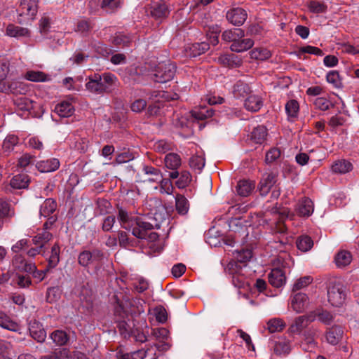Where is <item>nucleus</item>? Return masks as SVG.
<instances>
[{
    "instance_id": "1",
    "label": "nucleus",
    "mask_w": 359,
    "mask_h": 359,
    "mask_svg": "<svg viewBox=\"0 0 359 359\" xmlns=\"http://www.w3.org/2000/svg\"><path fill=\"white\" fill-rule=\"evenodd\" d=\"M118 219L123 228L131 231L133 235L138 238L154 241L158 238L156 233L149 232L153 229V224L143 216L134 215L120 208L118 210Z\"/></svg>"
},
{
    "instance_id": "2",
    "label": "nucleus",
    "mask_w": 359,
    "mask_h": 359,
    "mask_svg": "<svg viewBox=\"0 0 359 359\" xmlns=\"http://www.w3.org/2000/svg\"><path fill=\"white\" fill-rule=\"evenodd\" d=\"M114 316L118 327L122 334H129L130 325L127 321L133 316L140 315L144 312L140 299H130L125 297L120 300L117 295H115Z\"/></svg>"
},
{
    "instance_id": "3",
    "label": "nucleus",
    "mask_w": 359,
    "mask_h": 359,
    "mask_svg": "<svg viewBox=\"0 0 359 359\" xmlns=\"http://www.w3.org/2000/svg\"><path fill=\"white\" fill-rule=\"evenodd\" d=\"M271 215L273 217V222L271 226L274 225V231L278 233H285L287 230V226L285 224V220L287 219H293L294 215L290 213L287 208H278V207H273L271 210H266L265 212V217Z\"/></svg>"
},
{
    "instance_id": "4",
    "label": "nucleus",
    "mask_w": 359,
    "mask_h": 359,
    "mask_svg": "<svg viewBox=\"0 0 359 359\" xmlns=\"http://www.w3.org/2000/svg\"><path fill=\"white\" fill-rule=\"evenodd\" d=\"M276 182L277 175L276 174L271 172L264 175L258 185L260 195L266 196L272 189L271 198L277 199L280 194V189Z\"/></svg>"
},
{
    "instance_id": "5",
    "label": "nucleus",
    "mask_w": 359,
    "mask_h": 359,
    "mask_svg": "<svg viewBox=\"0 0 359 359\" xmlns=\"http://www.w3.org/2000/svg\"><path fill=\"white\" fill-rule=\"evenodd\" d=\"M38 11L36 0H20L17 8L18 21L20 23H26L34 19Z\"/></svg>"
},
{
    "instance_id": "6",
    "label": "nucleus",
    "mask_w": 359,
    "mask_h": 359,
    "mask_svg": "<svg viewBox=\"0 0 359 359\" xmlns=\"http://www.w3.org/2000/svg\"><path fill=\"white\" fill-rule=\"evenodd\" d=\"M176 72V65L170 61H167L158 64L154 74V80L158 83H166L175 76Z\"/></svg>"
},
{
    "instance_id": "7",
    "label": "nucleus",
    "mask_w": 359,
    "mask_h": 359,
    "mask_svg": "<svg viewBox=\"0 0 359 359\" xmlns=\"http://www.w3.org/2000/svg\"><path fill=\"white\" fill-rule=\"evenodd\" d=\"M178 95L176 93L170 94L168 92L163 90H154L149 97V99L158 105L149 106L148 112L151 116L157 115L160 110V103L163 102L177 100Z\"/></svg>"
},
{
    "instance_id": "8",
    "label": "nucleus",
    "mask_w": 359,
    "mask_h": 359,
    "mask_svg": "<svg viewBox=\"0 0 359 359\" xmlns=\"http://www.w3.org/2000/svg\"><path fill=\"white\" fill-rule=\"evenodd\" d=\"M329 302L336 307L342 306L345 302L346 294L345 287L338 283L331 285L327 290Z\"/></svg>"
},
{
    "instance_id": "9",
    "label": "nucleus",
    "mask_w": 359,
    "mask_h": 359,
    "mask_svg": "<svg viewBox=\"0 0 359 359\" xmlns=\"http://www.w3.org/2000/svg\"><path fill=\"white\" fill-rule=\"evenodd\" d=\"M56 208L57 203L52 198L46 199L41 205L39 211L40 216L48 218V221L43 224L46 229H49L56 221V217L52 215V214L55 211Z\"/></svg>"
},
{
    "instance_id": "10",
    "label": "nucleus",
    "mask_w": 359,
    "mask_h": 359,
    "mask_svg": "<svg viewBox=\"0 0 359 359\" xmlns=\"http://www.w3.org/2000/svg\"><path fill=\"white\" fill-rule=\"evenodd\" d=\"M309 299L304 293H297L290 297V306L296 313H302L309 307Z\"/></svg>"
},
{
    "instance_id": "11",
    "label": "nucleus",
    "mask_w": 359,
    "mask_h": 359,
    "mask_svg": "<svg viewBox=\"0 0 359 359\" xmlns=\"http://www.w3.org/2000/svg\"><path fill=\"white\" fill-rule=\"evenodd\" d=\"M247 16L246 11L238 7L230 9L226 13V19L231 24L235 26L242 25L246 20Z\"/></svg>"
},
{
    "instance_id": "12",
    "label": "nucleus",
    "mask_w": 359,
    "mask_h": 359,
    "mask_svg": "<svg viewBox=\"0 0 359 359\" xmlns=\"http://www.w3.org/2000/svg\"><path fill=\"white\" fill-rule=\"evenodd\" d=\"M102 256V252L98 250H95L93 252L83 251L79 256V263L83 266L97 264L101 259Z\"/></svg>"
},
{
    "instance_id": "13",
    "label": "nucleus",
    "mask_w": 359,
    "mask_h": 359,
    "mask_svg": "<svg viewBox=\"0 0 359 359\" xmlns=\"http://www.w3.org/2000/svg\"><path fill=\"white\" fill-rule=\"evenodd\" d=\"M315 320V314L309 313L297 317L293 324L290 326V330L292 333H300L303 329L306 327L309 323Z\"/></svg>"
},
{
    "instance_id": "14",
    "label": "nucleus",
    "mask_w": 359,
    "mask_h": 359,
    "mask_svg": "<svg viewBox=\"0 0 359 359\" xmlns=\"http://www.w3.org/2000/svg\"><path fill=\"white\" fill-rule=\"evenodd\" d=\"M170 7L165 2L158 1L154 2L151 6V15L156 20L167 18L170 12Z\"/></svg>"
},
{
    "instance_id": "15",
    "label": "nucleus",
    "mask_w": 359,
    "mask_h": 359,
    "mask_svg": "<svg viewBox=\"0 0 359 359\" xmlns=\"http://www.w3.org/2000/svg\"><path fill=\"white\" fill-rule=\"evenodd\" d=\"M269 283L274 287H281L286 283L285 272L280 268L273 269L268 275Z\"/></svg>"
},
{
    "instance_id": "16",
    "label": "nucleus",
    "mask_w": 359,
    "mask_h": 359,
    "mask_svg": "<svg viewBox=\"0 0 359 359\" xmlns=\"http://www.w3.org/2000/svg\"><path fill=\"white\" fill-rule=\"evenodd\" d=\"M88 81L86 83V88L92 93H102L106 92V86L102 84L101 75L94 74L88 76Z\"/></svg>"
},
{
    "instance_id": "17",
    "label": "nucleus",
    "mask_w": 359,
    "mask_h": 359,
    "mask_svg": "<svg viewBox=\"0 0 359 359\" xmlns=\"http://www.w3.org/2000/svg\"><path fill=\"white\" fill-rule=\"evenodd\" d=\"M29 330L31 337L38 342H43L46 338V332L43 327L41 323L34 320L29 324Z\"/></svg>"
},
{
    "instance_id": "18",
    "label": "nucleus",
    "mask_w": 359,
    "mask_h": 359,
    "mask_svg": "<svg viewBox=\"0 0 359 359\" xmlns=\"http://www.w3.org/2000/svg\"><path fill=\"white\" fill-rule=\"evenodd\" d=\"M13 267L20 271H32L35 270V264L32 262H28L21 254H16L12 259Z\"/></svg>"
},
{
    "instance_id": "19",
    "label": "nucleus",
    "mask_w": 359,
    "mask_h": 359,
    "mask_svg": "<svg viewBox=\"0 0 359 359\" xmlns=\"http://www.w3.org/2000/svg\"><path fill=\"white\" fill-rule=\"evenodd\" d=\"M313 210V201L309 198H303L297 203L296 212L300 217H309Z\"/></svg>"
},
{
    "instance_id": "20",
    "label": "nucleus",
    "mask_w": 359,
    "mask_h": 359,
    "mask_svg": "<svg viewBox=\"0 0 359 359\" xmlns=\"http://www.w3.org/2000/svg\"><path fill=\"white\" fill-rule=\"evenodd\" d=\"M75 109L72 102L69 100H65L55 107L54 111L60 117H69L74 113Z\"/></svg>"
},
{
    "instance_id": "21",
    "label": "nucleus",
    "mask_w": 359,
    "mask_h": 359,
    "mask_svg": "<svg viewBox=\"0 0 359 359\" xmlns=\"http://www.w3.org/2000/svg\"><path fill=\"white\" fill-rule=\"evenodd\" d=\"M60 167L58 159L53 158L48 160L38 161L36 168L41 172H50L57 170Z\"/></svg>"
},
{
    "instance_id": "22",
    "label": "nucleus",
    "mask_w": 359,
    "mask_h": 359,
    "mask_svg": "<svg viewBox=\"0 0 359 359\" xmlns=\"http://www.w3.org/2000/svg\"><path fill=\"white\" fill-rule=\"evenodd\" d=\"M0 327L13 331L20 332V325L4 312L0 311Z\"/></svg>"
},
{
    "instance_id": "23",
    "label": "nucleus",
    "mask_w": 359,
    "mask_h": 359,
    "mask_svg": "<svg viewBox=\"0 0 359 359\" xmlns=\"http://www.w3.org/2000/svg\"><path fill=\"white\" fill-rule=\"evenodd\" d=\"M352 163L346 159L334 161L332 165V171L335 174H346L353 170Z\"/></svg>"
},
{
    "instance_id": "24",
    "label": "nucleus",
    "mask_w": 359,
    "mask_h": 359,
    "mask_svg": "<svg viewBox=\"0 0 359 359\" xmlns=\"http://www.w3.org/2000/svg\"><path fill=\"white\" fill-rule=\"evenodd\" d=\"M255 188V183L251 180H240L236 186L238 194L243 197L249 196Z\"/></svg>"
},
{
    "instance_id": "25",
    "label": "nucleus",
    "mask_w": 359,
    "mask_h": 359,
    "mask_svg": "<svg viewBox=\"0 0 359 359\" xmlns=\"http://www.w3.org/2000/svg\"><path fill=\"white\" fill-rule=\"evenodd\" d=\"M344 331L339 326H333L330 327L326 333L327 341L332 344H337L341 339Z\"/></svg>"
},
{
    "instance_id": "26",
    "label": "nucleus",
    "mask_w": 359,
    "mask_h": 359,
    "mask_svg": "<svg viewBox=\"0 0 359 359\" xmlns=\"http://www.w3.org/2000/svg\"><path fill=\"white\" fill-rule=\"evenodd\" d=\"M290 341L285 337L278 338V339L275 341L273 346V351L278 355L288 354L290 351Z\"/></svg>"
},
{
    "instance_id": "27",
    "label": "nucleus",
    "mask_w": 359,
    "mask_h": 359,
    "mask_svg": "<svg viewBox=\"0 0 359 359\" xmlns=\"http://www.w3.org/2000/svg\"><path fill=\"white\" fill-rule=\"evenodd\" d=\"M245 36V32L242 29L233 28L224 31L222 33V38L226 42H231L233 43L237 40L241 39Z\"/></svg>"
},
{
    "instance_id": "28",
    "label": "nucleus",
    "mask_w": 359,
    "mask_h": 359,
    "mask_svg": "<svg viewBox=\"0 0 359 359\" xmlns=\"http://www.w3.org/2000/svg\"><path fill=\"white\" fill-rule=\"evenodd\" d=\"M213 109L212 107L210 106L195 107L191 111L192 117L196 120H203L210 118L213 116Z\"/></svg>"
},
{
    "instance_id": "29",
    "label": "nucleus",
    "mask_w": 359,
    "mask_h": 359,
    "mask_svg": "<svg viewBox=\"0 0 359 359\" xmlns=\"http://www.w3.org/2000/svg\"><path fill=\"white\" fill-rule=\"evenodd\" d=\"M245 109L250 111H257L263 106V100L261 97L255 95H250L244 103Z\"/></svg>"
},
{
    "instance_id": "30",
    "label": "nucleus",
    "mask_w": 359,
    "mask_h": 359,
    "mask_svg": "<svg viewBox=\"0 0 359 359\" xmlns=\"http://www.w3.org/2000/svg\"><path fill=\"white\" fill-rule=\"evenodd\" d=\"M254 45V41L251 39H241L233 43H231L230 49L236 53L246 51L250 49Z\"/></svg>"
},
{
    "instance_id": "31",
    "label": "nucleus",
    "mask_w": 359,
    "mask_h": 359,
    "mask_svg": "<svg viewBox=\"0 0 359 359\" xmlns=\"http://www.w3.org/2000/svg\"><path fill=\"white\" fill-rule=\"evenodd\" d=\"M6 35L11 37L20 38L29 36V31L27 28L15 25H9L6 29Z\"/></svg>"
},
{
    "instance_id": "32",
    "label": "nucleus",
    "mask_w": 359,
    "mask_h": 359,
    "mask_svg": "<svg viewBox=\"0 0 359 359\" xmlns=\"http://www.w3.org/2000/svg\"><path fill=\"white\" fill-rule=\"evenodd\" d=\"M144 173L148 175V178L145 181L149 182H158L162 180V173L161 170L156 168L150 165H144L142 168Z\"/></svg>"
},
{
    "instance_id": "33",
    "label": "nucleus",
    "mask_w": 359,
    "mask_h": 359,
    "mask_svg": "<svg viewBox=\"0 0 359 359\" xmlns=\"http://www.w3.org/2000/svg\"><path fill=\"white\" fill-rule=\"evenodd\" d=\"M15 104L18 111L30 112L34 107V103L28 97L21 96L15 100Z\"/></svg>"
},
{
    "instance_id": "34",
    "label": "nucleus",
    "mask_w": 359,
    "mask_h": 359,
    "mask_svg": "<svg viewBox=\"0 0 359 359\" xmlns=\"http://www.w3.org/2000/svg\"><path fill=\"white\" fill-rule=\"evenodd\" d=\"M52 238V234L44 228V230L39 232L32 238V243L35 246L43 248L44 245Z\"/></svg>"
},
{
    "instance_id": "35",
    "label": "nucleus",
    "mask_w": 359,
    "mask_h": 359,
    "mask_svg": "<svg viewBox=\"0 0 359 359\" xmlns=\"http://www.w3.org/2000/svg\"><path fill=\"white\" fill-rule=\"evenodd\" d=\"M29 177L27 174L21 173L15 175L11 180V186L14 189H25L28 186Z\"/></svg>"
},
{
    "instance_id": "36",
    "label": "nucleus",
    "mask_w": 359,
    "mask_h": 359,
    "mask_svg": "<svg viewBox=\"0 0 359 359\" xmlns=\"http://www.w3.org/2000/svg\"><path fill=\"white\" fill-rule=\"evenodd\" d=\"M175 207L180 215H184L189 209V201L183 195L177 194L175 196Z\"/></svg>"
},
{
    "instance_id": "37",
    "label": "nucleus",
    "mask_w": 359,
    "mask_h": 359,
    "mask_svg": "<svg viewBox=\"0 0 359 359\" xmlns=\"http://www.w3.org/2000/svg\"><path fill=\"white\" fill-rule=\"evenodd\" d=\"M24 77L27 80L33 82H44L50 80L48 75L40 71H27Z\"/></svg>"
},
{
    "instance_id": "38",
    "label": "nucleus",
    "mask_w": 359,
    "mask_h": 359,
    "mask_svg": "<svg viewBox=\"0 0 359 359\" xmlns=\"http://www.w3.org/2000/svg\"><path fill=\"white\" fill-rule=\"evenodd\" d=\"M250 92L249 86L241 81H237L232 90L233 95L236 98L243 97Z\"/></svg>"
},
{
    "instance_id": "39",
    "label": "nucleus",
    "mask_w": 359,
    "mask_h": 359,
    "mask_svg": "<svg viewBox=\"0 0 359 359\" xmlns=\"http://www.w3.org/2000/svg\"><path fill=\"white\" fill-rule=\"evenodd\" d=\"M352 260V255L350 252L341 250L335 257V263L338 267H344L348 265Z\"/></svg>"
},
{
    "instance_id": "40",
    "label": "nucleus",
    "mask_w": 359,
    "mask_h": 359,
    "mask_svg": "<svg viewBox=\"0 0 359 359\" xmlns=\"http://www.w3.org/2000/svg\"><path fill=\"white\" fill-rule=\"evenodd\" d=\"M285 326V323L281 318H278L270 319L267 322V330L271 333L281 332Z\"/></svg>"
},
{
    "instance_id": "41",
    "label": "nucleus",
    "mask_w": 359,
    "mask_h": 359,
    "mask_svg": "<svg viewBox=\"0 0 359 359\" xmlns=\"http://www.w3.org/2000/svg\"><path fill=\"white\" fill-rule=\"evenodd\" d=\"M266 128L263 126L255 128L251 134V138L256 144H262L266 137Z\"/></svg>"
},
{
    "instance_id": "42",
    "label": "nucleus",
    "mask_w": 359,
    "mask_h": 359,
    "mask_svg": "<svg viewBox=\"0 0 359 359\" xmlns=\"http://www.w3.org/2000/svg\"><path fill=\"white\" fill-rule=\"evenodd\" d=\"M165 166L171 170H177L181 165V158L177 154L170 153L165 157Z\"/></svg>"
},
{
    "instance_id": "43",
    "label": "nucleus",
    "mask_w": 359,
    "mask_h": 359,
    "mask_svg": "<svg viewBox=\"0 0 359 359\" xmlns=\"http://www.w3.org/2000/svg\"><path fill=\"white\" fill-rule=\"evenodd\" d=\"M206 42L195 43L189 47V55L191 57H196L207 51L210 46Z\"/></svg>"
},
{
    "instance_id": "44",
    "label": "nucleus",
    "mask_w": 359,
    "mask_h": 359,
    "mask_svg": "<svg viewBox=\"0 0 359 359\" xmlns=\"http://www.w3.org/2000/svg\"><path fill=\"white\" fill-rule=\"evenodd\" d=\"M299 105L297 100H290L285 104V111L289 119H292L298 116Z\"/></svg>"
},
{
    "instance_id": "45",
    "label": "nucleus",
    "mask_w": 359,
    "mask_h": 359,
    "mask_svg": "<svg viewBox=\"0 0 359 359\" xmlns=\"http://www.w3.org/2000/svg\"><path fill=\"white\" fill-rule=\"evenodd\" d=\"M297 247L302 252H307L311 249L313 245V241L308 236H302L297 240Z\"/></svg>"
},
{
    "instance_id": "46",
    "label": "nucleus",
    "mask_w": 359,
    "mask_h": 359,
    "mask_svg": "<svg viewBox=\"0 0 359 359\" xmlns=\"http://www.w3.org/2000/svg\"><path fill=\"white\" fill-rule=\"evenodd\" d=\"M252 59L265 60L271 56V51L264 48H256L250 52Z\"/></svg>"
},
{
    "instance_id": "47",
    "label": "nucleus",
    "mask_w": 359,
    "mask_h": 359,
    "mask_svg": "<svg viewBox=\"0 0 359 359\" xmlns=\"http://www.w3.org/2000/svg\"><path fill=\"white\" fill-rule=\"evenodd\" d=\"M18 144V137L15 135H8L3 142L2 149L4 152L10 153Z\"/></svg>"
},
{
    "instance_id": "48",
    "label": "nucleus",
    "mask_w": 359,
    "mask_h": 359,
    "mask_svg": "<svg viewBox=\"0 0 359 359\" xmlns=\"http://www.w3.org/2000/svg\"><path fill=\"white\" fill-rule=\"evenodd\" d=\"M311 313L315 314V320L318 318L319 321L325 325H330L333 320V316L327 311L316 309L311 311Z\"/></svg>"
},
{
    "instance_id": "49",
    "label": "nucleus",
    "mask_w": 359,
    "mask_h": 359,
    "mask_svg": "<svg viewBox=\"0 0 359 359\" xmlns=\"http://www.w3.org/2000/svg\"><path fill=\"white\" fill-rule=\"evenodd\" d=\"M313 282V278L310 276H304L294 281L292 287L293 292L306 287Z\"/></svg>"
},
{
    "instance_id": "50",
    "label": "nucleus",
    "mask_w": 359,
    "mask_h": 359,
    "mask_svg": "<svg viewBox=\"0 0 359 359\" xmlns=\"http://www.w3.org/2000/svg\"><path fill=\"white\" fill-rule=\"evenodd\" d=\"M309 10L313 13H324L327 10V6L323 1L311 0L307 3Z\"/></svg>"
},
{
    "instance_id": "51",
    "label": "nucleus",
    "mask_w": 359,
    "mask_h": 359,
    "mask_svg": "<svg viewBox=\"0 0 359 359\" xmlns=\"http://www.w3.org/2000/svg\"><path fill=\"white\" fill-rule=\"evenodd\" d=\"M326 80L334 88H339L342 87L341 79L339 72L336 70L330 71L326 75Z\"/></svg>"
},
{
    "instance_id": "52",
    "label": "nucleus",
    "mask_w": 359,
    "mask_h": 359,
    "mask_svg": "<svg viewBox=\"0 0 359 359\" xmlns=\"http://www.w3.org/2000/svg\"><path fill=\"white\" fill-rule=\"evenodd\" d=\"M60 261V247L55 244L51 249V255L48 258V267H55Z\"/></svg>"
},
{
    "instance_id": "53",
    "label": "nucleus",
    "mask_w": 359,
    "mask_h": 359,
    "mask_svg": "<svg viewBox=\"0 0 359 359\" xmlns=\"http://www.w3.org/2000/svg\"><path fill=\"white\" fill-rule=\"evenodd\" d=\"M190 167L198 172H201L205 166V158L202 156H193L189 160Z\"/></svg>"
},
{
    "instance_id": "54",
    "label": "nucleus",
    "mask_w": 359,
    "mask_h": 359,
    "mask_svg": "<svg viewBox=\"0 0 359 359\" xmlns=\"http://www.w3.org/2000/svg\"><path fill=\"white\" fill-rule=\"evenodd\" d=\"M50 338L53 342L57 345L62 346L67 343L68 338L65 332L62 330H55L51 335Z\"/></svg>"
},
{
    "instance_id": "55",
    "label": "nucleus",
    "mask_w": 359,
    "mask_h": 359,
    "mask_svg": "<svg viewBox=\"0 0 359 359\" xmlns=\"http://www.w3.org/2000/svg\"><path fill=\"white\" fill-rule=\"evenodd\" d=\"M101 79L102 81V84L106 86V92L109 90L110 88L115 85L117 78L116 76L109 72L104 73L101 75Z\"/></svg>"
},
{
    "instance_id": "56",
    "label": "nucleus",
    "mask_w": 359,
    "mask_h": 359,
    "mask_svg": "<svg viewBox=\"0 0 359 359\" xmlns=\"http://www.w3.org/2000/svg\"><path fill=\"white\" fill-rule=\"evenodd\" d=\"M304 53L311 54L318 56H322L323 55V52L321 49H320L318 47L312 46H306L299 48L298 50L299 57H301V55Z\"/></svg>"
},
{
    "instance_id": "57",
    "label": "nucleus",
    "mask_w": 359,
    "mask_h": 359,
    "mask_svg": "<svg viewBox=\"0 0 359 359\" xmlns=\"http://www.w3.org/2000/svg\"><path fill=\"white\" fill-rule=\"evenodd\" d=\"M123 3V0H103L102 8L107 11H113L120 8Z\"/></svg>"
},
{
    "instance_id": "58",
    "label": "nucleus",
    "mask_w": 359,
    "mask_h": 359,
    "mask_svg": "<svg viewBox=\"0 0 359 359\" xmlns=\"http://www.w3.org/2000/svg\"><path fill=\"white\" fill-rule=\"evenodd\" d=\"M191 180V176L188 171L181 172L179 179L176 182V185L179 189H184L189 185Z\"/></svg>"
},
{
    "instance_id": "59",
    "label": "nucleus",
    "mask_w": 359,
    "mask_h": 359,
    "mask_svg": "<svg viewBox=\"0 0 359 359\" xmlns=\"http://www.w3.org/2000/svg\"><path fill=\"white\" fill-rule=\"evenodd\" d=\"M160 182V190L161 193H165L167 194H172L173 192V185L172 182L169 179H164L162 177V180H159Z\"/></svg>"
},
{
    "instance_id": "60",
    "label": "nucleus",
    "mask_w": 359,
    "mask_h": 359,
    "mask_svg": "<svg viewBox=\"0 0 359 359\" xmlns=\"http://www.w3.org/2000/svg\"><path fill=\"white\" fill-rule=\"evenodd\" d=\"M154 316L158 323H163L167 320L166 310L161 306H156L153 311Z\"/></svg>"
},
{
    "instance_id": "61",
    "label": "nucleus",
    "mask_w": 359,
    "mask_h": 359,
    "mask_svg": "<svg viewBox=\"0 0 359 359\" xmlns=\"http://www.w3.org/2000/svg\"><path fill=\"white\" fill-rule=\"evenodd\" d=\"M280 150L278 148H272L266 154L265 161L269 164L275 161L280 156Z\"/></svg>"
},
{
    "instance_id": "62",
    "label": "nucleus",
    "mask_w": 359,
    "mask_h": 359,
    "mask_svg": "<svg viewBox=\"0 0 359 359\" xmlns=\"http://www.w3.org/2000/svg\"><path fill=\"white\" fill-rule=\"evenodd\" d=\"M252 257V252L250 250L245 249L237 252L236 259L241 263L249 261Z\"/></svg>"
},
{
    "instance_id": "63",
    "label": "nucleus",
    "mask_w": 359,
    "mask_h": 359,
    "mask_svg": "<svg viewBox=\"0 0 359 359\" xmlns=\"http://www.w3.org/2000/svg\"><path fill=\"white\" fill-rule=\"evenodd\" d=\"M154 149L159 152L164 154L170 149L171 145L165 140L157 141L154 145Z\"/></svg>"
},
{
    "instance_id": "64",
    "label": "nucleus",
    "mask_w": 359,
    "mask_h": 359,
    "mask_svg": "<svg viewBox=\"0 0 359 359\" xmlns=\"http://www.w3.org/2000/svg\"><path fill=\"white\" fill-rule=\"evenodd\" d=\"M145 357L146 351L142 349L125 353L122 355V359H144Z\"/></svg>"
}]
</instances>
